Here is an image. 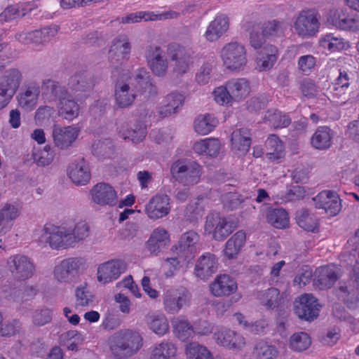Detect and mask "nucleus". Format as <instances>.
Wrapping results in <instances>:
<instances>
[{"label":"nucleus","instance_id":"a19ab883","mask_svg":"<svg viewBox=\"0 0 359 359\" xmlns=\"http://www.w3.org/2000/svg\"><path fill=\"white\" fill-rule=\"evenodd\" d=\"M72 97H74L73 94L65 100H61L57 105L58 114L67 121L75 119L80 114V107Z\"/></svg>","mask_w":359,"mask_h":359},{"label":"nucleus","instance_id":"39448f33","mask_svg":"<svg viewBox=\"0 0 359 359\" xmlns=\"http://www.w3.org/2000/svg\"><path fill=\"white\" fill-rule=\"evenodd\" d=\"M220 57L224 67L232 72L243 71L248 64L246 48L237 41L226 43L221 49Z\"/></svg>","mask_w":359,"mask_h":359},{"label":"nucleus","instance_id":"4be33fe9","mask_svg":"<svg viewBox=\"0 0 359 359\" xmlns=\"http://www.w3.org/2000/svg\"><path fill=\"white\" fill-rule=\"evenodd\" d=\"M92 201L102 206H114L118 201V196L115 189L106 183H98L90 190Z\"/></svg>","mask_w":359,"mask_h":359},{"label":"nucleus","instance_id":"f704fd0d","mask_svg":"<svg viewBox=\"0 0 359 359\" xmlns=\"http://www.w3.org/2000/svg\"><path fill=\"white\" fill-rule=\"evenodd\" d=\"M20 214V209L17 205L6 203L0 209V236L8 232L13 226L12 222Z\"/></svg>","mask_w":359,"mask_h":359},{"label":"nucleus","instance_id":"72a5a7b5","mask_svg":"<svg viewBox=\"0 0 359 359\" xmlns=\"http://www.w3.org/2000/svg\"><path fill=\"white\" fill-rule=\"evenodd\" d=\"M41 88L43 97L48 101L57 100L60 102L61 100H65L72 95V93H69L65 86L52 80L44 81Z\"/></svg>","mask_w":359,"mask_h":359},{"label":"nucleus","instance_id":"774afa93","mask_svg":"<svg viewBox=\"0 0 359 359\" xmlns=\"http://www.w3.org/2000/svg\"><path fill=\"white\" fill-rule=\"evenodd\" d=\"M150 75L145 68H139L133 74L130 80L135 81L137 84L140 85L141 88H146L147 86H151L150 82Z\"/></svg>","mask_w":359,"mask_h":359},{"label":"nucleus","instance_id":"e2e57ef3","mask_svg":"<svg viewBox=\"0 0 359 359\" xmlns=\"http://www.w3.org/2000/svg\"><path fill=\"white\" fill-rule=\"evenodd\" d=\"M149 20L151 21V11H138L122 17L121 22L123 24H132Z\"/></svg>","mask_w":359,"mask_h":359},{"label":"nucleus","instance_id":"c85d7f7f","mask_svg":"<svg viewBox=\"0 0 359 359\" xmlns=\"http://www.w3.org/2000/svg\"><path fill=\"white\" fill-rule=\"evenodd\" d=\"M170 243V238L168 231L162 227H158L152 231L147 243V247L151 254L157 255Z\"/></svg>","mask_w":359,"mask_h":359},{"label":"nucleus","instance_id":"13d9d810","mask_svg":"<svg viewBox=\"0 0 359 359\" xmlns=\"http://www.w3.org/2000/svg\"><path fill=\"white\" fill-rule=\"evenodd\" d=\"M247 29L250 32L249 41L250 46L255 49L262 48L265 41L263 35L259 32V25L254 22H248Z\"/></svg>","mask_w":359,"mask_h":359},{"label":"nucleus","instance_id":"393cba45","mask_svg":"<svg viewBox=\"0 0 359 359\" xmlns=\"http://www.w3.org/2000/svg\"><path fill=\"white\" fill-rule=\"evenodd\" d=\"M72 93L76 98H83L89 95L93 87L92 76L87 72H78L69 81Z\"/></svg>","mask_w":359,"mask_h":359},{"label":"nucleus","instance_id":"b1692460","mask_svg":"<svg viewBox=\"0 0 359 359\" xmlns=\"http://www.w3.org/2000/svg\"><path fill=\"white\" fill-rule=\"evenodd\" d=\"M229 25L230 21L227 15H218L210 22L203 36L207 41L215 42L227 32Z\"/></svg>","mask_w":359,"mask_h":359},{"label":"nucleus","instance_id":"6ab92c4d","mask_svg":"<svg viewBox=\"0 0 359 359\" xmlns=\"http://www.w3.org/2000/svg\"><path fill=\"white\" fill-rule=\"evenodd\" d=\"M126 269V265L121 260L112 259L106 262L97 267V280L103 284L111 282L117 279Z\"/></svg>","mask_w":359,"mask_h":359},{"label":"nucleus","instance_id":"2f4dec72","mask_svg":"<svg viewBox=\"0 0 359 359\" xmlns=\"http://www.w3.org/2000/svg\"><path fill=\"white\" fill-rule=\"evenodd\" d=\"M278 59V49L271 44L266 45L256 58V69L259 72L271 69Z\"/></svg>","mask_w":359,"mask_h":359},{"label":"nucleus","instance_id":"0eeeda50","mask_svg":"<svg viewBox=\"0 0 359 359\" xmlns=\"http://www.w3.org/2000/svg\"><path fill=\"white\" fill-rule=\"evenodd\" d=\"M172 177L185 186L197 184L201 175V167L195 161L180 159L172 163L170 167Z\"/></svg>","mask_w":359,"mask_h":359},{"label":"nucleus","instance_id":"20e7f679","mask_svg":"<svg viewBox=\"0 0 359 359\" xmlns=\"http://www.w3.org/2000/svg\"><path fill=\"white\" fill-rule=\"evenodd\" d=\"M88 267V262L84 257H68L55 266L53 271V278L60 283H70Z\"/></svg>","mask_w":359,"mask_h":359},{"label":"nucleus","instance_id":"ddd939ff","mask_svg":"<svg viewBox=\"0 0 359 359\" xmlns=\"http://www.w3.org/2000/svg\"><path fill=\"white\" fill-rule=\"evenodd\" d=\"M147 65L157 76H164L168 70L169 62L165 50L158 46H149L145 50Z\"/></svg>","mask_w":359,"mask_h":359},{"label":"nucleus","instance_id":"5701e85b","mask_svg":"<svg viewBox=\"0 0 359 359\" xmlns=\"http://www.w3.org/2000/svg\"><path fill=\"white\" fill-rule=\"evenodd\" d=\"M172 324L177 337L182 341L188 339L192 337L194 332L201 335H205L211 332V329L206 322H203L204 327L203 329L196 327L194 330L189 321L183 316L175 318L172 321Z\"/></svg>","mask_w":359,"mask_h":359},{"label":"nucleus","instance_id":"6e6d98bb","mask_svg":"<svg viewBox=\"0 0 359 359\" xmlns=\"http://www.w3.org/2000/svg\"><path fill=\"white\" fill-rule=\"evenodd\" d=\"M264 118L275 128L287 127L291 122L287 116L275 109L267 111Z\"/></svg>","mask_w":359,"mask_h":359},{"label":"nucleus","instance_id":"680f3d73","mask_svg":"<svg viewBox=\"0 0 359 359\" xmlns=\"http://www.w3.org/2000/svg\"><path fill=\"white\" fill-rule=\"evenodd\" d=\"M93 151L99 156H109L113 152V144L109 140H98L93 144Z\"/></svg>","mask_w":359,"mask_h":359},{"label":"nucleus","instance_id":"4468645a","mask_svg":"<svg viewBox=\"0 0 359 359\" xmlns=\"http://www.w3.org/2000/svg\"><path fill=\"white\" fill-rule=\"evenodd\" d=\"M190 294L184 287L167 290L163 297V305L165 312L177 313L189 301Z\"/></svg>","mask_w":359,"mask_h":359},{"label":"nucleus","instance_id":"412c9836","mask_svg":"<svg viewBox=\"0 0 359 359\" xmlns=\"http://www.w3.org/2000/svg\"><path fill=\"white\" fill-rule=\"evenodd\" d=\"M199 235L193 231H189L183 233L180 241L175 246V252L180 258L189 259L197 251L199 243Z\"/></svg>","mask_w":359,"mask_h":359},{"label":"nucleus","instance_id":"9b49d317","mask_svg":"<svg viewBox=\"0 0 359 359\" xmlns=\"http://www.w3.org/2000/svg\"><path fill=\"white\" fill-rule=\"evenodd\" d=\"M7 266L13 278L18 281L30 278L35 272L33 261L23 255L11 256L8 259Z\"/></svg>","mask_w":359,"mask_h":359},{"label":"nucleus","instance_id":"69168bd1","mask_svg":"<svg viewBox=\"0 0 359 359\" xmlns=\"http://www.w3.org/2000/svg\"><path fill=\"white\" fill-rule=\"evenodd\" d=\"M285 27L283 22L277 20H271L264 23L263 34L267 36H278L282 34Z\"/></svg>","mask_w":359,"mask_h":359},{"label":"nucleus","instance_id":"e433bc0d","mask_svg":"<svg viewBox=\"0 0 359 359\" xmlns=\"http://www.w3.org/2000/svg\"><path fill=\"white\" fill-rule=\"evenodd\" d=\"M231 141L233 149L241 155L245 154L251 144L250 131L246 128H237L233 131Z\"/></svg>","mask_w":359,"mask_h":359},{"label":"nucleus","instance_id":"aec40b11","mask_svg":"<svg viewBox=\"0 0 359 359\" xmlns=\"http://www.w3.org/2000/svg\"><path fill=\"white\" fill-rule=\"evenodd\" d=\"M341 270L330 264L318 268L315 271L314 285L320 290L330 288L341 276Z\"/></svg>","mask_w":359,"mask_h":359},{"label":"nucleus","instance_id":"dca6fc26","mask_svg":"<svg viewBox=\"0 0 359 359\" xmlns=\"http://www.w3.org/2000/svg\"><path fill=\"white\" fill-rule=\"evenodd\" d=\"M320 305L311 294H304L294 302L295 314L301 319L313 320L318 316Z\"/></svg>","mask_w":359,"mask_h":359},{"label":"nucleus","instance_id":"cd10ccee","mask_svg":"<svg viewBox=\"0 0 359 359\" xmlns=\"http://www.w3.org/2000/svg\"><path fill=\"white\" fill-rule=\"evenodd\" d=\"M67 175L72 182L79 186L86 185L90 180L88 165L83 159L72 163L68 168Z\"/></svg>","mask_w":359,"mask_h":359},{"label":"nucleus","instance_id":"f3484780","mask_svg":"<svg viewBox=\"0 0 359 359\" xmlns=\"http://www.w3.org/2000/svg\"><path fill=\"white\" fill-rule=\"evenodd\" d=\"M170 198L165 194H157L145 205L144 212L151 219L166 217L170 212Z\"/></svg>","mask_w":359,"mask_h":359},{"label":"nucleus","instance_id":"6e6552de","mask_svg":"<svg viewBox=\"0 0 359 359\" xmlns=\"http://www.w3.org/2000/svg\"><path fill=\"white\" fill-rule=\"evenodd\" d=\"M22 74L17 68L7 69L0 78V109L4 108L18 90Z\"/></svg>","mask_w":359,"mask_h":359},{"label":"nucleus","instance_id":"338daca9","mask_svg":"<svg viewBox=\"0 0 359 359\" xmlns=\"http://www.w3.org/2000/svg\"><path fill=\"white\" fill-rule=\"evenodd\" d=\"M58 32L56 26L44 27L40 30H36V43H44L50 41Z\"/></svg>","mask_w":359,"mask_h":359},{"label":"nucleus","instance_id":"7ed1b4c3","mask_svg":"<svg viewBox=\"0 0 359 359\" xmlns=\"http://www.w3.org/2000/svg\"><path fill=\"white\" fill-rule=\"evenodd\" d=\"M320 27V15L315 9L306 8L299 11L292 19V29L301 39L316 36Z\"/></svg>","mask_w":359,"mask_h":359},{"label":"nucleus","instance_id":"5fc2aeb1","mask_svg":"<svg viewBox=\"0 0 359 359\" xmlns=\"http://www.w3.org/2000/svg\"><path fill=\"white\" fill-rule=\"evenodd\" d=\"M185 350L187 359H215L210 350L197 343L187 344Z\"/></svg>","mask_w":359,"mask_h":359},{"label":"nucleus","instance_id":"ea45409f","mask_svg":"<svg viewBox=\"0 0 359 359\" xmlns=\"http://www.w3.org/2000/svg\"><path fill=\"white\" fill-rule=\"evenodd\" d=\"M318 44L322 48L332 53L346 50L350 47L347 41L332 33L322 35L319 39Z\"/></svg>","mask_w":359,"mask_h":359},{"label":"nucleus","instance_id":"0e129e2a","mask_svg":"<svg viewBox=\"0 0 359 359\" xmlns=\"http://www.w3.org/2000/svg\"><path fill=\"white\" fill-rule=\"evenodd\" d=\"M77 306H86L93 302V296L86 287H78L75 292Z\"/></svg>","mask_w":359,"mask_h":359},{"label":"nucleus","instance_id":"58836bf2","mask_svg":"<svg viewBox=\"0 0 359 359\" xmlns=\"http://www.w3.org/2000/svg\"><path fill=\"white\" fill-rule=\"evenodd\" d=\"M147 325L149 330L158 336L165 335L169 330V323L165 316L160 312L148 313Z\"/></svg>","mask_w":359,"mask_h":359},{"label":"nucleus","instance_id":"1a4fd4ad","mask_svg":"<svg viewBox=\"0 0 359 359\" xmlns=\"http://www.w3.org/2000/svg\"><path fill=\"white\" fill-rule=\"evenodd\" d=\"M132 45L129 37L125 34L116 36L111 42L109 49V61L112 68L117 69L128 60L131 53Z\"/></svg>","mask_w":359,"mask_h":359},{"label":"nucleus","instance_id":"f03ea898","mask_svg":"<svg viewBox=\"0 0 359 359\" xmlns=\"http://www.w3.org/2000/svg\"><path fill=\"white\" fill-rule=\"evenodd\" d=\"M111 354L118 359H125L135 355L142 346V337L135 330H121L109 338Z\"/></svg>","mask_w":359,"mask_h":359},{"label":"nucleus","instance_id":"a18cd8bd","mask_svg":"<svg viewBox=\"0 0 359 359\" xmlns=\"http://www.w3.org/2000/svg\"><path fill=\"white\" fill-rule=\"evenodd\" d=\"M217 125V120L210 114H199L194 121V131L201 135L210 133Z\"/></svg>","mask_w":359,"mask_h":359},{"label":"nucleus","instance_id":"c03bdc74","mask_svg":"<svg viewBox=\"0 0 359 359\" xmlns=\"http://www.w3.org/2000/svg\"><path fill=\"white\" fill-rule=\"evenodd\" d=\"M220 142L218 139L206 138L196 142L193 145V150L199 155H208L216 156L220 149Z\"/></svg>","mask_w":359,"mask_h":359},{"label":"nucleus","instance_id":"052dcab7","mask_svg":"<svg viewBox=\"0 0 359 359\" xmlns=\"http://www.w3.org/2000/svg\"><path fill=\"white\" fill-rule=\"evenodd\" d=\"M52 314V311L47 308L36 309L32 313V323L36 327L43 326L51 321Z\"/></svg>","mask_w":359,"mask_h":359},{"label":"nucleus","instance_id":"a211bd4d","mask_svg":"<svg viewBox=\"0 0 359 359\" xmlns=\"http://www.w3.org/2000/svg\"><path fill=\"white\" fill-rule=\"evenodd\" d=\"M313 200L317 208L325 210L330 216H335L341 211V200L336 192L325 190L313 198Z\"/></svg>","mask_w":359,"mask_h":359},{"label":"nucleus","instance_id":"c756f323","mask_svg":"<svg viewBox=\"0 0 359 359\" xmlns=\"http://www.w3.org/2000/svg\"><path fill=\"white\" fill-rule=\"evenodd\" d=\"M184 96L180 92L173 91L163 99L162 105L158 108V114L162 117H168L176 114L182 107Z\"/></svg>","mask_w":359,"mask_h":359},{"label":"nucleus","instance_id":"7c9ffc66","mask_svg":"<svg viewBox=\"0 0 359 359\" xmlns=\"http://www.w3.org/2000/svg\"><path fill=\"white\" fill-rule=\"evenodd\" d=\"M136 98L135 90L130 87V83L117 82L115 86L114 99L115 104L119 108H128L130 107Z\"/></svg>","mask_w":359,"mask_h":359},{"label":"nucleus","instance_id":"37998d69","mask_svg":"<svg viewBox=\"0 0 359 359\" xmlns=\"http://www.w3.org/2000/svg\"><path fill=\"white\" fill-rule=\"evenodd\" d=\"M39 93V88L36 86L27 87L18 95L19 106L26 111L32 110L37 104Z\"/></svg>","mask_w":359,"mask_h":359},{"label":"nucleus","instance_id":"f8f14e48","mask_svg":"<svg viewBox=\"0 0 359 359\" xmlns=\"http://www.w3.org/2000/svg\"><path fill=\"white\" fill-rule=\"evenodd\" d=\"M205 231L212 234V238L222 241L232 233L235 226L226 218L220 217L218 213H210L206 217Z\"/></svg>","mask_w":359,"mask_h":359},{"label":"nucleus","instance_id":"c9c22d12","mask_svg":"<svg viewBox=\"0 0 359 359\" xmlns=\"http://www.w3.org/2000/svg\"><path fill=\"white\" fill-rule=\"evenodd\" d=\"M226 85L234 102L243 100L251 91L250 83L245 78L231 79L226 82Z\"/></svg>","mask_w":359,"mask_h":359},{"label":"nucleus","instance_id":"49530a36","mask_svg":"<svg viewBox=\"0 0 359 359\" xmlns=\"http://www.w3.org/2000/svg\"><path fill=\"white\" fill-rule=\"evenodd\" d=\"M176 355L175 345L168 341H162L154 346L150 359H175Z\"/></svg>","mask_w":359,"mask_h":359},{"label":"nucleus","instance_id":"603ef678","mask_svg":"<svg viewBox=\"0 0 359 359\" xmlns=\"http://www.w3.org/2000/svg\"><path fill=\"white\" fill-rule=\"evenodd\" d=\"M278 354L276 347L264 341H258L253 350L256 359H275Z\"/></svg>","mask_w":359,"mask_h":359},{"label":"nucleus","instance_id":"423d86ee","mask_svg":"<svg viewBox=\"0 0 359 359\" xmlns=\"http://www.w3.org/2000/svg\"><path fill=\"white\" fill-rule=\"evenodd\" d=\"M168 55L171 61L172 71L177 76L187 74L194 66V52L185 46L170 45Z\"/></svg>","mask_w":359,"mask_h":359},{"label":"nucleus","instance_id":"79ce46f5","mask_svg":"<svg viewBox=\"0 0 359 359\" xmlns=\"http://www.w3.org/2000/svg\"><path fill=\"white\" fill-rule=\"evenodd\" d=\"M245 233L239 231L233 234L226 243L224 253L228 259L237 257L245 242Z\"/></svg>","mask_w":359,"mask_h":359},{"label":"nucleus","instance_id":"a878e982","mask_svg":"<svg viewBox=\"0 0 359 359\" xmlns=\"http://www.w3.org/2000/svg\"><path fill=\"white\" fill-rule=\"evenodd\" d=\"M218 266V258L212 253L206 252L198 257L194 269L195 274L201 279H208L217 271Z\"/></svg>","mask_w":359,"mask_h":359},{"label":"nucleus","instance_id":"4d7b16f0","mask_svg":"<svg viewBox=\"0 0 359 359\" xmlns=\"http://www.w3.org/2000/svg\"><path fill=\"white\" fill-rule=\"evenodd\" d=\"M229 92L226 83L225 86H218L212 92L213 99L219 105L231 106L234 102Z\"/></svg>","mask_w":359,"mask_h":359},{"label":"nucleus","instance_id":"9d476101","mask_svg":"<svg viewBox=\"0 0 359 359\" xmlns=\"http://www.w3.org/2000/svg\"><path fill=\"white\" fill-rule=\"evenodd\" d=\"M81 127L76 124L62 126L54 124L52 130L53 142L55 147L67 150L73 147L81 135Z\"/></svg>","mask_w":359,"mask_h":359},{"label":"nucleus","instance_id":"de8ad7c7","mask_svg":"<svg viewBox=\"0 0 359 359\" xmlns=\"http://www.w3.org/2000/svg\"><path fill=\"white\" fill-rule=\"evenodd\" d=\"M257 299L259 303L267 309H274L282 301L280 291L275 287H270L259 292Z\"/></svg>","mask_w":359,"mask_h":359},{"label":"nucleus","instance_id":"bf43d9fd","mask_svg":"<svg viewBox=\"0 0 359 359\" xmlns=\"http://www.w3.org/2000/svg\"><path fill=\"white\" fill-rule=\"evenodd\" d=\"M55 157L54 151L50 146H46L43 149L33 154L34 161L39 166H46L51 163Z\"/></svg>","mask_w":359,"mask_h":359},{"label":"nucleus","instance_id":"864d4df0","mask_svg":"<svg viewBox=\"0 0 359 359\" xmlns=\"http://www.w3.org/2000/svg\"><path fill=\"white\" fill-rule=\"evenodd\" d=\"M266 155L271 161L277 160L283 156V144L276 135H271L266 141Z\"/></svg>","mask_w":359,"mask_h":359},{"label":"nucleus","instance_id":"4c0bfd02","mask_svg":"<svg viewBox=\"0 0 359 359\" xmlns=\"http://www.w3.org/2000/svg\"><path fill=\"white\" fill-rule=\"evenodd\" d=\"M334 137L333 131L327 126L318 127L311 138V146L318 150L329 149Z\"/></svg>","mask_w":359,"mask_h":359},{"label":"nucleus","instance_id":"3c124183","mask_svg":"<svg viewBox=\"0 0 359 359\" xmlns=\"http://www.w3.org/2000/svg\"><path fill=\"white\" fill-rule=\"evenodd\" d=\"M311 344L310 336L304 332L294 333L289 339V348L294 351L301 352L308 349Z\"/></svg>","mask_w":359,"mask_h":359},{"label":"nucleus","instance_id":"bb28decb","mask_svg":"<svg viewBox=\"0 0 359 359\" xmlns=\"http://www.w3.org/2000/svg\"><path fill=\"white\" fill-rule=\"evenodd\" d=\"M118 133L123 139L137 144L144 140L147 128L146 126L140 122L133 124L123 123L118 127Z\"/></svg>","mask_w":359,"mask_h":359},{"label":"nucleus","instance_id":"8fccbe9b","mask_svg":"<svg viewBox=\"0 0 359 359\" xmlns=\"http://www.w3.org/2000/svg\"><path fill=\"white\" fill-rule=\"evenodd\" d=\"M297 224L308 231H314L318 227V219L306 209H302L296 213Z\"/></svg>","mask_w":359,"mask_h":359},{"label":"nucleus","instance_id":"f257e3e1","mask_svg":"<svg viewBox=\"0 0 359 359\" xmlns=\"http://www.w3.org/2000/svg\"><path fill=\"white\" fill-rule=\"evenodd\" d=\"M90 234V227L86 222L79 220L63 223L60 225L46 224L39 241L53 250H65L74 248L86 240Z\"/></svg>","mask_w":359,"mask_h":359},{"label":"nucleus","instance_id":"473e14b6","mask_svg":"<svg viewBox=\"0 0 359 359\" xmlns=\"http://www.w3.org/2000/svg\"><path fill=\"white\" fill-rule=\"evenodd\" d=\"M210 290L215 297L229 296L237 290V285L229 276L224 274L215 279L210 285Z\"/></svg>","mask_w":359,"mask_h":359},{"label":"nucleus","instance_id":"2eb2a0df","mask_svg":"<svg viewBox=\"0 0 359 359\" xmlns=\"http://www.w3.org/2000/svg\"><path fill=\"white\" fill-rule=\"evenodd\" d=\"M216 344L232 351H241L245 344V337L236 331L226 327H222L213 334Z\"/></svg>","mask_w":359,"mask_h":359},{"label":"nucleus","instance_id":"09e8293b","mask_svg":"<svg viewBox=\"0 0 359 359\" xmlns=\"http://www.w3.org/2000/svg\"><path fill=\"white\" fill-rule=\"evenodd\" d=\"M268 210L266 220L273 226L277 229H285L289 225V217L287 212L282 209H271L266 207Z\"/></svg>","mask_w":359,"mask_h":359}]
</instances>
